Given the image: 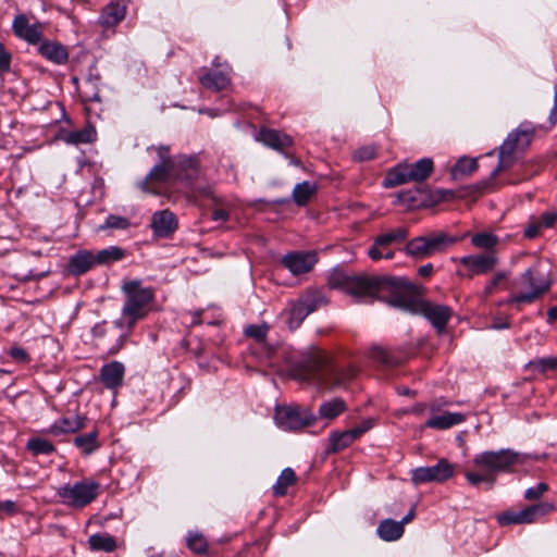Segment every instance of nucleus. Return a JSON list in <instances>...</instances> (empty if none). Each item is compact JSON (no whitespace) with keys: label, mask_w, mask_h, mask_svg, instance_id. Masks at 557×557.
Returning <instances> with one entry per match:
<instances>
[{"label":"nucleus","mask_w":557,"mask_h":557,"mask_svg":"<svg viewBox=\"0 0 557 557\" xmlns=\"http://www.w3.org/2000/svg\"><path fill=\"white\" fill-rule=\"evenodd\" d=\"M329 284L358 301L379 299L409 313L422 314L437 333L444 332L453 315L450 307L423 299L422 287L405 277L349 275L341 270H334Z\"/></svg>","instance_id":"f257e3e1"},{"label":"nucleus","mask_w":557,"mask_h":557,"mask_svg":"<svg viewBox=\"0 0 557 557\" xmlns=\"http://www.w3.org/2000/svg\"><path fill=\"white\" fill-rule=\"evenodd\" d=\"M294 375L320 391L345 388L357 375L352 364L341 367L323 350H310L293 369Z\"/></svg>","instance_id":"f03ea898"},{"label":"nucleus","mask_w":557,"mask_h":557,"mask_svg":"<svg viewBox=\"0 0 557 557\" xmlns=\"http://www.w3.org/2000/svg\"><path fill=\"white\" fill-rule=\"evenodd\" d=\"M550 284L547 271L536 262L512 282V286L520 292L511 295L505 304L518 306L532 304L549 290Z\"/></svg>","instance_id":"7ed1b4c3"},{"label":"nucleus","mask_w":557,"mask_h":557,"mask_svg":"<svg viewBox=\"0 0 557 557\" xmlns=\"http://www.w3.org/2000/svg\"><path fill=\"white\" fill-rule=\"evenodd\" d=\"M122 290L125 294L122 314L126 320L127 327L132 329L137 321L148 314L149 306L154 298V292L150 287H141L139 281L125 282Z\"/></svg>","instance_id":"20e7f679"},{"label":"nucleus","mask_w":557,"mask_h":557,"mask_svg":"<svg viewBox=\"0 0 557 557\" xmlns=\"http://www.w3.org/2000/svg\"><path fill=\"white\" fill-rule=\"evenodd\" d=\"M535 129L531 123H522L508 135L499 148L498 164L491 173L492 178L513 165L517 160V152L523 151L531 144Z\"/></svg>","instance_id":"39448f33"},{"label":"nucleus","mask_w":557,"mask_h":557,"mask_svg":"<svg viewBox=\"0 0 557 557\" xmlns=\"http://www.w3.org/2000/svg\"><path fill=\"white\" fill-rule=\"evenodd\" d=\"M434 163L430 158H423L414 163H399L385 175L383 186L393 188L409 182L421 183L433 173Z\"/></svg>","instance_id":"423d86ee"},{"label":"nucleus","mask_w":557,"mask_h":557,"mask_svg":"<svg viewBox=\"0 0 557 557\" xmlns=\"http://www.w3.org/2000/svg\"><path fill=\"white\" fill-rule=\"evenodd\" d=\"M455 243H457V238L446 232H431L407 242L405 250L411 257L426 258L444 252Z\"/></svg>","instance_id":"0eeeda50"},{"label":"nucleus","mask_w":557,"mask_h":557,"mask_svg":"<svg viewBox=\"0 0 557 557\" xmlns=\"http://www.w3.org/2000/svg\"><path fill=\"white\" fill-rule=\"evenodd\" d=\"M100 493V484L91 479H85L73 485L64 484L58 488V495L63 502L74 508H84L91 504Z\"/></svg>","instance_id":"6e6552de"},{"label":"nucleus","mask_w":557,"mask_h":557,"mask_svg":"<svg viewBox=\"0 0 557 557\" xmlns=\"http://www.w3.org/2000/svg\"><path fill=\"white\" fill-rule=\"evenodd\" d=\"M473 463L495 475L497 472L511 471L515 466L522 463V456L510 449L483 451L473 458Z\"/></svg>","instance_id":"1a4fd4ad"},{"label":"nucleus","mask_w":557,"mask_h":557,"mask_svg":"<svg viewBox=\"0 0 557 557\" xmlns=\"http://www.w3.org/2000/svg\"><path fill=\"white\" fill-rule=\"evenodd\" d=\"M274 419L285 431H298L317 421L310 409L300 406H276Z\"/></svg>","instance_id":"9d476101"},{"label":"nucleus","mask_w":557,"mask_h":557,"mask_svg":"<svg viewBox=\"0 0 557 557\" xmlns=\"http://www.w3.org/2000/svg\"><path fill=\"white\" fill-rule=\"evenodd\" d=\"M554 510V506L549 503H539L530 505L522 510H507L497 516V521L502 527L509 524H529L535 522Z\"/></svg>","instance_id":"9b49d317"},{"label":"nucleus","mask_w":557,"mask_h":557,"mask_svg":"<svg viewBox=\"0 0 557 557\" xmlns=\"http://www.w3.org/2000/svg\"><path fill=\"white\" fill-rule=\"evenodd\" d=\"M408 232L404 227H398L387 233L377 235L368 251V256L373 261H377L383 258L393 259L395 257V251L392 249V245L396 243H403L406 240Z\"/></svg>","instance_id":"f8f14e48"},{"label":"nucleus","mask_w":557,"mask_h":557,"mask_svg":"<svg viewBox=\"0 0 557 557\" xmlns=\"http://www.w3.org/2000/svg\"><path fill=\"white\" fill-rule=\"evenodd\" d=\"M173 160L162 159L161 163L154 165L147 176L138 183L144 193L160 194V187L173 181Z\"/></svg>","instance_id":"ddd939ff"},{"label":"nucleus","mask_w":557,"mask_h":557,"mask_svg":"<svg viewBox=\"0 0 557 557\" xmlns=\"http://www.w3.org/2000/svg\"><path fill=\"white\" fill-rule=\"evenodd\" d=\"M455 473V467L447 459L442 458L435 466L419 467L412 471L411 481L414 485L429 482H444Z\"/></svg>","instance_id":"4468645a"},{"label":"nucleus","mask_w":557,"mask_h":557,"mask_svg":"<svg viewBox=\"0 0 557 557\" xmlns=\"http://www.w3.org/2000/svg\"><path fill=\"white\" fill-rule=\"evenodd\" d=\"M318 262L315 251H293L282 257L281 263L292 274L300 275L310 272Z\"/></svg>","instance_id":"2eb2a0df"},{"label":"nucleus","mask_w":557,"mask_h":557,"mask_svg":"<svg viewBox=\"0 0 557 557\" xmlns=\"http://www.w3.org/2000/svg\"><path fill=\"white\" fill-rule=\"evenodd\" d=\"M173 181L186 187H191L199 175V168L195 159L181 157L173 160Z\"/></svg>","instance_id":"dca6fc26"},{"label":"nucleus","mask_w":557,"mask_h":557,"mask_svg":"<svg viewBox=\"0 0 557 557\" xmlns=\"http://www.w3.org/2000/svg\"><path fill=\"white\" fill-rule=\"evenodd\" d=\"M497 258L494 253L470 255L460 258L459 262L469 270V277L491 272L497 264Z\"/></svg>","instance_id":"f3484780"},{"label":"nucleus","mask_w":557,"mask_h":557,"mask_svg":"<svg viewBox=\"0 0 557 557\" xmlns=\"http://www.w3.org/2000/svg\"><path fill=\"white\" fill-rule=\"evenodd\" d=\"M150 226L157 237L169 238L176 231L178 221L172 211L164 209L152 214Z\"/></svg>","instance_id":"a211bd4d"},{"label":"nucleus","mask_w":557,"mask_h":557,"mask_svg":"<svg viewBox=\"0 0 557 557\" xmlns=\"http://www.w3.org/2000/svg\"><path fill=\"white\" fill-rule=\"evenodd\" d=\"M125 367L120 361H111L101 367L99 380L108 389L115 391L123 385Z\"/></svg>","instance_id":"6ab92c4d"},{"label":"nucleus","mask_w":557,"mask_h":557,"mask_svg":"<svg viewBox=\"0 0 557 557\" xmlns=\"http://www.w3.org/2000/svg\"><path fill=\"white\" fill-rule=\"evenodd\" d=\"M12 28L14 34L28 44L36 45L41 39V30L39 24L30 25L27 17L24 14L16 15Z\"/></svg>","instance_id":"aec40b11"},{"label":"nucleus","mask_w":557,"mask_h":557,"mask_svg":"<svg viewBox=\"0 0 557 557\" xmlns=\"http://www.w3.org/2000/svg\"><path fill=\"white\" fill-rule=\"evenodd\" d=\"M258 139L265 146L281 152L294 144V140L289 135L268 127H261Z\"/></svg>","instance_id":"412c9836"},{"label":"nucleus","mask_w":557,"mask_h":557,"mask_svg":"<svg viewBox=\"0 0 557 557\" xmlns=\"http://www.w3.org/2000/svg\"><path fill=\"white\" fill-rule=\"evenodd\" d=\"M127 2L128 0H120L108 3L102 9L100 24L107 28L117 25L125 17Z\"/></svg>","instance_id":"4be33fe9"},{"label":"nucleus","mask_w":557,"mask_h":557,"mask_svg":"<svg viewBox=\"0 0 557 557\" xmlns=\"http://www.w3.org/2000/svg\"><path fill=\"white\" fill-rule=\"evenodd\" d=\"M430 203L426 191L419 187L399 191L396 195L395 205H401L407 207L409 210L418 209L421 207H428Z\"/></svg>","instance_id":"5701e85b"},{"label":"nucleus","mask_w":557,"mask_h":557,"mask_svg":"<svg viewBox=\"0 0 557 557\" xmlns=\"http://www.w3.org/2000/svg\"><path fill=\"white\" fill-rule=\"evenodd\" d=\"M38 51L45 59L55 64H65L69 60L66 47L58 41L42 40Z\"/></svg>","instance_id":"b1692460"},{"label":"nucleus","mask_w":557,"mask_h":557,"mask_svg":"<svg viewBox=\"0 0 557 557\" xmlns=\"http://www.w3.org/2000/svg\"><path fill=\"white\" fill-rule=\"evenodd\" d=\"M100 74L97 72L95 66H91L81 90V96L84 102H100Z\"/></svg>","instance_id":"393cba45"},{"label":"nucleus","mask_w":557,"mask_h":557,"mask_svg":"<svg viewBox=\"0 0 557 557\" xmlns=\"http://www.w3.org/2000/svg\"><path fill=\"white\" fill-rule=\"evenodd\" d=\"M95 264H97L95 255L91 251L83 250L71 257L67 269L73 275H82Z\"/></svg>","instance_id":"a878e982"},{"label":"nucleus","mask_w":557,"mask_h":557,"mask_svg":"<svg viewBox=\"0 0 557 557\" xmlns=\"http://www.w3.org/2000/svg\"><path fill=\"white\" fill-rule=\"evenodd\" d=\"M85 422L86 418L81 416H76L74 418H62L55 421L49 431L53 435L75 433L85 428Z\"/></svg>","instance_id":"bb28decb"},{"label":"nucleus","mask_w":557,"mask_h":557,"mask_svg":"<svg viewBox=\"0 0 557 557\" xmlns=\"http://www.w3.org/2000/svg\"><path fill=\"white\" fill-rule=\"evenodd\" d=\"M466 420V416L462 413L445 412L441 416H434L430 418L425 423V428L446 430L454 425L460 424Z\"/></svg>","instance_id":"cd10ccee"},{"label":"nucleus","mask_w":557,"mask_h":557,"mask_svg":"<svg viewBox=\"0 0 557 557\" xmlns=\"http://www.w3.org/2000/svg\"><path fill=\"white\" fill-rule=\"evenodd\" d=\"M376 532L383 541L393 542L403 536L405 529L403 528V523L393 519H385L380 522Z\"/></svg>","instance_id":"c85d7f7f"},{"label":"nucleus","mask_w":557,"mask_h":557,"mask_svg":"<svg viewBox=\"0 0 557 557\" xmlns=\"http://www.w3.org/2000/svg\"><path fill=\"white\" fill-rule=\"evenodd\" d=\"M283 315L292 330L297 329L302 321L309 315V310L304 306L300 298L292 302L287 309L284 310Z\"/></svg>","instance_id":"c756f323"},{"label":"nucleus","mask_w":557,"mask_h":557,"mask_svg":"<svg viewBox=\"0 0 557 557\" xmlns=\"http://www.w3.org/2000/svg\"><path fill=\"white\" fill-rule=\"evenodd\" d=\"M200 84L212 91H221L228 87L231 78L227 73H206L199 77Z\"/></svg>","instance_id":"7c9ffc66"},{"label":"nucleus","mask_w":557,"mask_h":557,"mask_svg":"<svg viewBox=\"0 0 557 557\" xmlns=\"http://www.w3.org/2000/svg\"><path fill=\"white\" fill-rule=\"evenodd\" d=\"M317 191H318V186L315 183L305 181L302 183L297 184L294 187L292 197H293L294 202L297 206L304 207V206L308 205V202L317 194Z\"/></svg>","instance_id":"2f4dec72"},{"label":"nucleus","mask_w":557,"mask_h":557,"mask_svg":"<svg viewBox=\"0 0 557 557\" xmlns=\"http://www.w3.org/2000/svg\"><path fill=\"white\" fill-rule=\"evenodd\" d=\"M347 409L344 399L335 397L331 400L324 401L319 407V417L322 419L334 420Z\"/></svg>","instance_id":"473e14b6"},{"label":"nucleus","mask_w":557,"mask_h":557,"mask_svg":"<svg viewBox=\"0 0 557 557\" xmlns=\"http://www.w3.org/2000/svg\"><path fill=\"white\" fill-rule=\"evenodd\" d=\"M89 548L94 552H114L117 547L114 536L108 533L92 534L88 539Z\"/></svg>","instance_id":"72a5a7b5"},{"label":"nucleus","mask_w":557,"mask_h":557,"mask_svg":"<svg viewBox=\"0 0 557 557\" xmlns=\"http://www.w3.org/2000/svg\"><path fill=\"white\" fill-rule=\"evenodd\" d=\"M369 358L383 367L393 368L401 363V358L381 346H373L368 354Z\"/></svg>","instance_id":"f704fd0d"},{"label":"nucleus","mask_w":557,"mask_h":557,"mask_svg":"<svg viewBox=\"0 0 557 557\" xmlns=\"http://www.w3.org/2000/svg\"><path fill=\"white\" fill-rule=\"evenodd\" d=\"M329 441L330 446L327 448V451L338 453L350 446L355 441H357V438L350 429L344 432H333Z\"/></svg>","instance_id":"c9c22d12"},{"label":"nucleus","mask_w":557,"mask_h":557,"mask_svg":"<svg viewBox=\"0 0 557 557\" xmlns=\"http://www.w3.org/2000/svg\"><path fill=\"white\" fill-rule=\"evenodd\" d=\"M296 481L297 476L295 471L292 468H285L272 487L273 495L276 497L285 496L287 494L288 487L294 485Z\"/></svg>","instance_id":"e433bc0d"},{"label":"nucleus","mask_w":557,"mask_h":557,"mask_svg":"<svg viewBox=\"0 0 557 557\" xmlns=\"http://www.w3.org/2000/svg\"><path fill=\"white\" fill-rule=\"evenodd\" d=\"M74 444L82 450L83 454H91L100 446L98 442V431L94 430L86 434L75 436Z\"/></svg>","instance_id":"4c0bfd02"},{"label":"nucleus","mask_w":557,"mask_h":557,"mask_svg":"<svg viewBox=\"0 0 557 557\" xmlns=\"http://www.w3.org/2000/svg\"><path fill=\"white\" fill-rule=\"evenodd\" d=\"M26 448L34 456L51 455L52 453L55 451L54 445L50 441L41 437L29 438L26 444Z\"/></svg>","instance_id":"58836bf2"},{"label":"nucleus","mask_w":557,"mask_h":557,"mask_svg":"<svg viewBox=\"0 0 557 557\" xmlns=\"http://www.w3.org/2000/svg\"><path fill=\"white\" fill-rule=\"evenodd\" d=\"M125 257V251L116 246H111L106 249L99 250L96 255L97 264H110L120 261Z\"/></svg>","instance_id":"ea45409f"},{"label":"nucleus","mask_w":557,"mask_h":557,"mask_svg":"<svg viewBox=\"0 0 557 557\" xmlns=\"http://www.w3.org/2000/svg\"><path fill=\"white\" fill-rule=\"evenodd\" d=\"M96 135L95 128L87 126L78 131L70 132L65 137V141L74 145L88 144L96 139Z\"/></svg>","instance_id":"a19ab883"},{"label":"nucleus","mask_w":557,"mask_h":557,"mask_svg":"<svg viewBox=\"0 0 557 557\" xmlns=\"http://www.w3.org/2000/svg\"><path fill=\"white\" fill-rule=\"evenodd\" d=\"M187 547L198 555H203L208 550L206 537L200 533H189L186 539Z\"/></svg>","instance_id":"79ce46f5"},{"label":"nucleus","mask_w":557,"mask_h":557,"mask_svg":"<svg viewBox=\"0 0 557 557\" xmlns=\"http://www.w3.org/2000/svg\"><path fill=\"white\" fill-rule=\"evenodd\" d=\"M497 243V236L491 233H478L471 237V244L481 249H493Z\"/></svg>","instance_id":"37998d69"},{"label":"nucleus","mask_w":557,"mask_h":557,"mask_svg":"<svg viewBox=\"0 0 557 557\" xmlns=\"http://www.w3.org/2000/svg\"><path fill=\"white\" fill-rule=\"evenodd\" d=\"M478 169V163L475 159H467L461 158L453 168V173L455 176L457 175H470L475 172Z\"/></svg>","instance_id":"c03bdc74"},{"label":"nucleus","mask_w":557,"mask_h":557,"mask_svg":"<svg viewBox=\"0 0 557 557\" xmlns=\"http://www.w3.org/2000/svg\"><path fill=\"white\" fill-rule=\"evenodd\" d=\"M529 367L540 371L541 373L553 371L557 369V357L535 359L529 363Z\"/></svg>","instance_id":"a18cd8bd"},{"label":"nucleus","mask_w":557,"mask_h":557,"mask_svg":"<svg viewBox=\"0 0 557 557\" xmlns=\"http://www.w3.org/2000/svg\"><path fill=\"white\" fill-rule=\"evenodd\" d=\"M466 479L468 480V482L471 485H478V484L484 482V483H488L492 486L496 480V475H494L493 473H488L487 470L484 473L468 471L466 473Z\"/></svg>","instance_id":"49530a36"},{"label":"nucleus","mask_w":557,"mask_h":557,"mask_svg":"<svg viewBox=\"0 0 557 557\" xmlns=\"http://www.w3.org/2000/svg\"><path fill=\"white\" fill-rule=\"evenodd\" d=\"M269 326L267 324L249 325L245 329V335L256 339L258 343H263L267 338Z\"/></svg>","instance_id":"de8ad7c7"},{"label":"nucleus","mask_w":557,"mask_h":557,"mask_svg":"<svg viewBox=\"0 0 557 557\" xmlns=\"http://www.w3.org/2000/svg\"><path fill=\"white\" fill-rule=\"evenodd\" d=\"M129 226V221L120 215H109L103 225L99 226V230L115 228L125 230Z\"/></svg>","instance_id":"09e8293b"},{"label":"nucleus","mask_w":557,"mask_h":557,"mask_svg":"<svg viewBox=\"0 0 557 557\" xmlns=\"http://www.w3.org/2000/svg\"><path fill=\"white\" fill-rule=\"evenodd\" d=\"M548 488L549 487L546 483L541 482L536 486L528 488L524 493V498L528 500H536L541 498Z\"/></svg>","instance_id":"8fccbe9b"},{"label":"nucleus","mask_w":557,"mask_h":557,"mask_svg":"<svg viewBox=\"0 0 557 557\" xmlns=\"http://www.w3.org/2000/svg\"><path fill=\"white\" fill-rule=\"evenodd\" d=\"M376 156V149L373 146H366L355 150L352 157L358 161H369Z\"/></svg>","instance_id":"3c124183"},{"label":"nucleus","mask_w":557,"mask_h":557,"mask_svg":"<svg viewBox=\"0 0 557 557\" xmlns=\"http://www.w3.org/2000/svg\"><path fill=\"white\" fill-rule=\"evenodd\" d=\"M508 278L507 272H497L484 288V295L490 296L498 285Z\"/></svg>","instance_id":"603ef678"},{"label":"nucleus","mask_w":557,"mask_h":557,"mask_svg":"<svg viewBox=\"0 0 557 557\" xmlns=\"http://www.w3.org/2000/svg\"><path fill=\"white\" fill-rule=\"evenodd\" d=\"M11 53L5 49L4 45L0 42V72L7 73L11 69Z\"/></svg>","instance_id":"864d4df0"},{"label":"nucleus","mask_w":557,"mask_h":557,"mask_svg":"<svg viewBox=\"0 0 557 557\" xmlns=\"http://www.w3.org/2000/svg\"><path fill=\"white\" fill-rule=\"evenodd\" d=\"M543 228L553 227L557 221V212L556 211H546L543 212L539 219H536Z\"/></svg>","instance_id":"5fc2aeb1"},{"label":"nucleus","mask_w":557,"mask_h":557,"mask_svg":"<svg viewBox=\"0 0 557 557\" xmlns=\"http://www.w3.org/2000/svg\"><path fill=\"white\" fill-rule=\"evenodd\" d=\"M300 300L304 302V306L308 308L309 314L318 309L320 304L322 302V298L315 295H306L300 298Z\"/></svg>","instance_id":"6e6d98bb"},{"label":"nucleus","mask_w":557,"mask_h":557,"mask_svg":"<svg viewBox=\"0 0 557 557\" xmlns=\"http://www.w3.org/2000/svg\"><path fill=\"white\" fill-rule=\"evenodd\" d=\"M9 355L20 363H27L29 362V356L27 351L24 348L21 347H12L9 350Z\"/></svg>","instance_id":"4d7b16f0"},{"label":"nucleus","mask_w":557,"mask_h":557,"mask_svg":"<svg viewBox=\"0 0 557 557\" xmlns=\"http://www.w3.org/2000/svg\"><path fill=\"white\" fill-rule=\"evenodd\" d=\"M542 230H543V227L540 224V222L537 220H533V221H531L529 226L525 228L524 236L530 239L535 238L540 235Z\"/></svg>","instance_id":"13d9d810"},{"label":"nucleus","mask_w":557,"mask_h":557,"mask_svg":"<svg viewBox=\"0 0 557 557\" xmlns=\"http://www.w3.org/2000/svg\"><path fill=\"white\" fill-rule=\"evenodd\" d=\"M373 425H374L373 420L372 419H367V420L362 421L361 424H359L358 426L352 428L351 431L355 434L356 438L358 440L367 431L372 429Z\"/></svg>","instance_id":"bf43d9fd"},{"label":"nucleus","mask_w":557,"mask_h":557,"mask_svg":"<svg viewBox=\"0 0 557 557\" xmlns=\"http://www.w3.org/2000/svg\"><path fill=\"white\" fill-rule=\"evenodd\" d=\"M16 511V505L12 500L0 502V517L12 516Z\"/></svg>","instance_id":"052dcab7"},{"label":"nucleus","mask_w":557,"mask_h":557,"mask_svg":"<svg viewBox=\"0 0 557 557\" xmlns=\"http://www.w3.org/2000/svg\"><path fill=\"white\" fill-rule=\"evenodd\" d=\"M213 221H226L228 219V212L224 209H214L211 213Z\"/></svg>","instance_id":"680f3d73"},{"label":"nucleus","mask_w":557,"mask_h":557,"mask_svg":"<svg viewBox=\"0 0 557 557\" xmlns=\"http://www.w3.org/2000/svg\"><path fill=\"white\" fill-rule=\"evenodd\" d=\"M549 128L557 122V87L555 88V106L549 114Z\"/></svg>","instance_id":"e2e57ef3"},{"label":"nucleus","mask_w":557,"mask_h":557,"mask_svg":"<svg viewBox=\"0 0 557 557\" xmlns=\"http://www.w3.org/2000/svg\"><path fill=\"white\" fill-rule=\"evenodd\" d=\"M418 273L419 275H421L422 277H429L432 275L433 273V265L431 263H428V264H424V265H421L419 269H418Z\"/></svg>","instance_id":"0e129e2a"},{"label":"nucleus","mask_w":557,"mask_h":557,"mask_svg":"<svg viewBox=\"0 0 557 557\" xmlns=\"http://www.w3.org/2000/svg\"><path fill=\"white\" fill-rule=\"evenodd\" d=\"M557 321V305L547 310V322L553 324Z\"/></svg>","instance_id":"69168bd1"},{"label":"nucleus","mask_w":557,"mask_h":557,"mask_svg":"<svg viewBox=\"0 0 557 557\" xmlns=\"http://www.w3.org/2000/svg\"><path fill=\"white\" fill-rule=\"evenodd\" d=\"M416 517V508L412 507L408 513L400 520L398 521L399 523H403V528L405 527V524L411 522Z\"/></svg>","instance_id":"338daca9"},{"label":"nucleus","mask_w":557,"mask_h":557,"mask_svg":"<svg viewBox=\"0 0 557 557\" xmlns=\"http://www.w3.org/2000/svg\"><path fill=\"white\" fill-rule=\"evenodd\" d=\"M123 345H124V337L121 335L117 339V343L114 346L109 348V354H111V355L117 354L119 350L123 347Z\"/></svg>","instance_id":"774afa93"}]
</instances>
